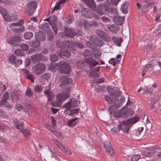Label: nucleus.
<instances>
[{"mask_svg":"<svg viewBox=\"0 0 161 161\" xmlns=\"http://www.w3.org/2000/svg\"><path fill=\"white\" fill-rule=\"evenodd\" d=\"M127 5L126 4L124 3L120 8L122 12L124 14H127Z\"/></svg>","mask_w":161,"mask_h":161,"instance_id":"nucleus-47","label":"nucleus"},{"mask_svg":"<svg viewBox=\"0 0 161 161\" xmlns=\"http://www.w3.org/2000/svg\"><path fill=\"white\" fill-rule=\"evenodd\" d=\"M30 46L32 47L36 48L39 47L40 45V41L37 38L33 39L29 42Z\"/></svg>","mask_w":161,"mask_h":161,"instance_id":"nucleus-29","label":"nucleus"},{"mask_svg":"<svg viewBox=\"0 0 161 161\" xmlns=\"http://www.w3.org/2000/svg\"><path fill=\"white\" fill-rule=\"evenodd\" d=\"M141 158V156L139 155H134L131 158V160L132 161H137Z\"/></svg>","mask_w":161,"mask_h":161,"instance_id":"nucleus-51","label":"nucleus"},{"mask_svg":"<svg viewBox=\"0 0 161 161\" xmlns=\"http://www.w3.org/2000/svg\"><path fill=\"white\" fill-rule=\"evenodd\" d=\"M85 60L89 67L92 69L93 67L99 64L98 62L96 61L92 57L89 56L86 58Z\"/></svg>","mask_w":161,"mask_h":161,"instance_id":"nucleus-11","label":"nucleus"},{"mask_svg":"<svg viewBox=\"0 0 161 161\" xmlns=\"http://www.w3.org/2000/svg\"><path fill=\"white\" fill-rule=\"evenodd\" d=\"M31 57L32 62L35 63L46 60V57L40 53L33 54Z\"/></svg>","mask_w":161,"mask_h":161,"instance_id":"nucleus-9","label":"nucleus"},{"mask_svg":"<svg viewBox=\"0 0 161 161\" xmlns=\"http://www.w3.org/2000/svg\"><path fill=\"white\" fill-rule=\"evenodd\" d=\"M47 36V39L50 41H53L54 38V34L51 31L46 33Z\"/></svg>","mask_w":161,"mask_h":161,"instance_id":"nucleus-44","label":"nucleus"},{"mask_svg":"<svg viewBox=\"0 0 161 161\" xmlns=\"http://www.w3.org/2000/svg\"><path fill=\"white\" fill-rule=\"evenodd\" d=\"M97 35L102 39L108 42L110 40V38L104 32L102 31L98 30L97 32Z\"/></svg>","mask_w":161,"mask_h":161,"instance_id":"nucleus-16","label":"nucleus"},{"mask_svg":"<svg viewBox=\"0 0 161 161\" xmlns=\"http://www.w3.org/2000/svg\"><path fill=\"white\" fill-rule=\"evenodd\" d=\"M44 94L48 98V101H51L54 97L53 92L50 88L45 90Z\"/></svg>","mask_w":161,"mask_h":161,"instance_id":"nucleus-22","label":"nucleus"},{"mask_svg":"<svg viewBox=\"0 0 161 161\" xmlns=\"http://www.w3.org/2000/svg\"><path fill=\"white\" fill-rule=\"evenodd\" d=\"M14 53L18 57L24 56L25 55L24 52L20 49H16L14 51Z\"/></svg>","mask_w":161,"mask_h":161,"instance_id":"nucleus-38","label":"nucleus"},{"mask_svg":"<svg viewBox=\"0 0 161 161\" xmlns=\"http://www.w3.org/2000/svg\"><path fill=\"white\" fill-rule=\"evenodd\" d=\"M93 53L94 58L96 59H98L101 55V53L98 50H95Z\"/></svg>","mask_w":161,"mask_h":161,"instance_id":"nucleus-49","label":"nucleus"},{"mask_svg":"<svg viewBox=\"0 0 161 161\" xmlns=\"http://www.w3.org/2000/svg\"><path fill=\"white\" fill-rule=\"evenodd\" d=\"M124 123V121L122 122V124H119L118 125H115L111 129V130L113 133H117L121 130H122L125 134L128 133L129 130V126Z\"/></svg>","mask_w":161,"mask_h":161,"instance_id":"nucleus-3","label":"nucleus"},{"mask_svg":"<svg viewBox=\"0 0 161 161\" xmlns=\"http://www.w3.org/2000/svg\"><path fill=\"white\" fill-rule=\"evenodd\" d=\"M20 46V47L24 51H27L29 48V46L24 43H21Z\"/></svg>","mask_w":161,"mask_h":161,"instance_id":"nucleus-50","label":"nucleus"},{"mask_svg":"<svg viewBox=\"0 0 161 161\" xmlns=\"http://www.w3.org/2000/svg\"><path fill=\"white\" fill-rule=\"evenodd\" d=\"M81 14L82 16L87 19H91L92 17V13L88 8H83L81 11Z\"/></svg>","mask_w":161,"mask_h":161,"instance_id":"nucleus-14","label":"nucleus"},{"mask_svg":"<svg viewBox=\"0 0 161 161\" xmlns=\"http://www.w3.org/2000/svg\"><path fill=\"white\" fill-rule=\"evenodd\" d=\"M50 74L49 73H46L43 74L41 76V78L47 80L50 78Z\"/></svg>","mask_w":161,"mask_h":161,"instance_id":"nucleus-56","label":"nucleus"},{"mask_svg":"<svg viewBox=\"0 0 161 161\" xmlns=\"http://www.w3.org/2000/svg\"><path fill=\"white\" fill-rule=\"evenodd\" d=\"M33 36V34L31 32H26L25 33L24 36L25 39H30Z\"/></svg>","mask_w":161,"mask_h":161,"instance_id":"nucleus-42","label":"nucleus"},{"mask_svg":"<svg viewBox=\"0 0 161 161\" xmlns=\"http://www.w3.org/2000/svg\"><path fill=\"white\" fill-rule=\"evenodd\" d=\"M64 113L66 115L73 116V113L72 112V109H68L65 110Z\"/></svg>","mask_w":161,"mask_h":161,"instance_id":"nucleus-57","label":"nucleus"},{"mask_svg":"<svg viewBox=\"0 0 161 161\" xmlns=\"http://www.w3.org/2000/svg\"><path fill=\"white\" fill-rule=\"evenodd\" d=\"M124 17H119L117 16L115 17L114 19L115 23L118 25H121L124 20Z\"/></svg>","mask_w":161,"mask_h":161,"instance_id":"nucleus-34","label":"nucleus"},{"mask_svg":"<svg viewBox=\"0 0 161 161\" xmlns=\"http://www.w3.org/2000/svg\"><path fill=\"white\" fill-rule=\"evenodd\" d=\"M75 45L76 47H77L79 48H81L84 47L83 44H82L80 42H75Z\"/></svg>","mask_w":161,"mask_h":161,"instance_id":"nucleus-63","label":"nucleus"},{"mask_svg":"<svg viewBox=\"0 0 161 161\" xmlns=\"http://www.w3.org/2000/svg\"><path fill=\"white\" fill-rule=\"evenodd\" d=\"M20 36H15L11 37L7 41V42L12 46H19L21 42Z\"/></svg>","mask_w":161,"mask_h":161,"instance_id":"nucleus-8","label":"nucleus"},{"mask_svg":"<svg viewBox=\"0 0 161 161\" xmlns=\"http://www.w3.org/2000/svg\"><path fill=\"white\" fill-rule=\"evenodd\" d=\"M123 114V111H122L121 109H120L116 112L114 113L113 115L115 118H122L121 116Z\"/></svg>","mask_w":161,"mask_h":161,"instance_id":"nucleus-40","label":"nucleus"},{"mask_svg":"<svg viewBox=\"0 0 161 161\" xmlns=\"http://www.w3.org/2000/svg\"><path fill=\"white\" fill-rule=\"evenodd\" d=\"M139 119V118L138 117L135 116L133 119H129L125 121H124V123L127 125L129 126V128L133 124L135 123Z\"/></svg>","mask_w":161,"mask_h":161,"instance_id":"nucleus-23","label":"nucleus"},{"mask_svg":"<svg viewBox=\"0 0 161 161\" xmlns=\"http://www.w3.org/2000/svg\"><path fill=\"white\" fill-rule=\"evenodd\" d=\"M59 80L61 82L60 86L63 88H65L66 86L69 89L70 87H67V86L71 85L72 80L70 78L69 76H61L59 77Z\"/></svg>","mask_w":161,"mask_h":161,"instance_id":"nucleus-4","label":"nucleus"},{"mask_svg":"<svg viewBox=\"0 0 161 161\" xmlns=\"http://www.w3.org/2000/svg\"><path fill=\"white\" fill-rule=\"evenodd\" d=\"M59 149L61 151L66 154L70 155L71 154V151L69 149L65 148L63 145Z\"/></svg>","mask_w":161,"mask_h":161,"instance_id":"nucleus-41","label":"nucleus"},{"mask_svg":"<svg viewBox=\"0 0 161 161\" xmlns=\"http://www.w3.org/2000/svg\"><path fill=\"white\" fill-rule=\"evenodd\" d=\"M61 4V1H59L58 2H57L55 6L54 7V8L52 10V13H53L54 11L59 9L60 4Z\"/></svg>","mask_w":161,"mask_h":161,"instance_id":"nucleus-52","label":"nucleus"},{"mask_svg":"<svg viewBox=\"0 0 161 161\" xmlns=\"http://www.w3.org/2000/svg\"><path fill=\"white\" fill-rule=\"evenodd\" d=\"M134 114V112L133 110L130 108H127L123 111V114H122L121 116L122 118H127V117L132 115Z\"/></svg>","mask_w":161,"mask_h":161,"instance_id":"nucleus-27","label":"nucleus"},{"mask_svg":"<svg viewBox=\"0 0 161 161\" xmlns=\"http://www.w3.org/2000/svg\"><path fill=\"white\" fill-rule=\"evenodd\" d=\"M64 31L67 36L70 38H73L76 35V33L73 32L71 29L69 28H66L65 27L64 30Z\"/></svg>","mask_w":161,"mask_h":161,"instance_id":"nucleus-25","label":"nucleus"},{"mask_svg":"<svg viewBox=\"0 0 161 161\" xmlns=\"http://www.w3.org/2000/svg\"><path fill=\"white\" fill-rule=\"evenodd\" d=\"M146 3L150 7L154 5V2L153 0H145Z\"/></svg>","mask_w":161,"mask_h":161,"instance_id":"nucleus-60","label":"nucleus"},{"mask_svg":"<svg viewBox=\"0 0 161 161\" xmlns=\"http://www.w3.org/2000/svg\"><path fill=\"white\" fill-rule=\"evenodd\" d=\"M41 28L46 33L51 31L49 25L47 23L42 24L41 27Z\"/></svg>","mask_w":161,"mask_h":161,"instance_id":"nucleus-36","label":"nucleus"},{"mask_svg":"<svg viewBox=\"0 0 161 161\" xmlns=\"http://www.w3.org/2000/svg\"><path fill=\"white\" fill-rule=\"evenodd\" d=\"M36 37L37 39H40L42 41H44L46 39L45 33L42 31H39L36 34Z\"/></svg>","mask_w":161,"mask_h":161,"instance_id":"nucleus-30","label":"nucleus"},{"mask_svg":"<svg viewBox=\"0 0 161 161\" xmlns=\"http://www.w3.org/2000/svg\"><path fill=\"white\" fill-rule=\"evenodd\" d=\"M37 7L36 3L35 2L31 1L27 5V7L29 11L28 15H31L34 12L35 10Z\"/></svg>","mask_w":161,"mask_h":161,"instance_id":"nucleus-10","label":"nucleus"},{"mask_svg":"<svg viewBox=\"0 0 161 161\" xmlns=\"http://www.w3.org/2000/svg\"><path fill=\"white\" fill-rule=\"evenodd\" d=\"M82 2L88 6L91 9L95 10L96 8V3L93 0H82Z\"/></svg>","mask_w":161,"mask_h":161,"instance_id":"nucleus-20","label":"nucleus"},{"mask_svg":"<svg viewBox=\"0 0 161 161\" xmlns=\"http://www.w3.org/2000/svg\"><path fill=\"white\" fill-rule=\"evenodd\" d=\"M108 2V1L107 0L106 4H100L97 8H96L95 10L96 12L99 15H102L107 13H111L113 14H116L117 13L116 8H112L110 3Z\"/></svg>","mask_w":161,"mask_h":161,"instance_id":"nucleus-1","label":"nucleus"},{"mask_svg":"<svg viewBox=\"0 0 161 161\" xmlns=\"http://www.w3.org/2000/svg\"><path fill=\"white\" fill-rule=\"evenodd\" d=\"M24 70L25 78L30 80L32 83H34L35 78L33 75L27 69H25Z\"/></svg>","mask_w":161,"mask_h":161,"instance_id":"nucleus-24","label":"nucleus"},{"mask_svg":"<svg viewBox=\"0 0 161 161\" xmlns=\"http://www.w3.org/2000/svg\"><path fill=\"white\" fill-rule=\"evenodd\" d=\"M22 63V60L20 59H17L14 63V65L16 67H18L19 65L21 64Z\"/></svg>","mask_w":161,"mask_h":161,"instance_id":"nucleus-53","label":"nucleus"},{"mask_svg":"<svg viewBox=\"0 0 161 161\" xmlns=\"http://www.w3.org/2000/svg\"><path fill=\"white\" fill-rule=\"evenodd\" d=\"M112 41L116 46L120 47L121 46V42H123V39L120 37H117L114 36L112 37Z\"/></svg>","mask_w":161,"mask_h":161,"instance_id":"nucleus-28","label":"nucleus"},{"mask_svg":"<svg viewBox=\"0 0 161 161\" xmlns=\"http://www.w3.org/2000/svg\"><path fill=\"white\" fill-rule=\"evenodd\" d=\"M58 54L60 57L63 55L67 58H69L70 56V52L67 50H62L59 51V52H58Z\"/></svg>","mask_w":161,"mask_h":161,"instance_id":"nucleus-31","label":"nucleus"},{"mask_svg":"<svg viewBox=\"0 0 161 161\" xmlns=\"http://www.w3.org/2000/svg\"><path fill=\"white\" fill-rule=\"evenodd\" d=\"M50 18V24L53 29L55 34L56 35L57 34V31L58 30V27L56 23L57 18L55 15H53Z\"/></svg>","mask_w":161,"mask_h":161,"instance_id":"nucleus-12","label":"nucleus"},{"mask_svg":"<svg viewBox=\"0 0 161 161\" xmlns=\"http://www.w3.org/2000/svg\"><path fill=\"white\" fill-rule=\"evenodd\" d=\"M19 130L20 131L22 132L24 136L25 137H28L30 135V131L26 129H24L23 127H22Z\"/></svg>","mask_w":161,"mask_h":161,"instance_id":"nucleus-39","label":"nucleus"},{"mask_svg":"<svg viewBox=\"0 0 161 161\" xmlns=\"http://www.w3.org/2000/svg\"><path fill=\"white\" fill-rule=\"evenodd\" d=\"M24 21L23 19H21L19 20V22H15L11 24L10 28L12 30L13 28H14L15 27H20L22 25V24L24 23Z\"/></svg>","mask_w":161,"mask_h":161,"instance_id":"nucleus-32","label":"nucleus"},{"mask_svg":"<svg viewBox=\"0 0 161 161\" xmlns=\"http://www.w3.org/2000/svg\"><path fill=\"white\" fill-rule=\"evenodd\" d=\"M0 12L5 21L7 22H9L11 21V19L9 15L7 14L6 10L2 7H0Z\"/></svg>","mask_w":161,"mask_h":161,"instance_id":"nucleus-18","label":"nucleus"},{"mask_svg":"<svg viewBox=\"0 0 161 161\" xmlns=\"http://www.w3.org/2000/svg\"><path fill=\"white\" fill-rule=\"evenodd\" d=\"M8 93L7 92H5L2 100L0 101V106H4L6 107L8 104L7 100L8 99Z\"/></svg>","mask_w":161,"mask_h":161,"instance_id":"nucleus-21","label":"nucleus"},{"mask_svg":"<svg viewBox=\"0 0 161 161\" xmlns=\"http://www.w3.org/2000/svg\"><path fill=\"white\" fill-rule=\"evenodd\" d=\"M149 10L148 6L147 5H144L142 8V11L143 13H146Z\"/></svg>","mask_w":161,"mask_h":161,"instance_id":"nucleus-55","label":"nucleus"},{"mask_svg":"<svg viewBox=\"0 0 161 161\" xmlns=\"http://www.w3.org/2000/svg\"><path fill=\"white\" fill-rule=\"evenodd\" d=\"M107 89L108 93L112 96L118 97L120 95L121 93L120 91L116 88L114 89L113 88L108 87Z\"/></svg>","mask_w":161,"mask_h":161,"instance_id":"nucleus-15","label":"nucleus"},{"mask_svg":"<svg viewBox=\"0 0 161 161\" xmlns=\"http://www.w3.org/2000/svg\"><path fill=\"white\" fill-rule=\"evenodd\" d=\"M78 102V100H75L71 102L72 107L74 108L78 106L77 103Z\"/></svg>","mask_w":161,"mask_h":161,"instance_id":"nucleus-64","label":"nucleus"},{"mask_svg":"<svg viewBox=\"0 0 161 161\" xmlns=\"http://www.w3.org/2000/svg\"><path fill=\"white\" fill-rule=\"evenodd\" d=\"M101 19L102 21L105 23H109L111 22L109 19L105 16L101 17Z\"/></svg>","mask_w":161,"mask_h":161,"instance_id":"nucleus-58","label":"nucleus"},{"mask_svg":"<svg viewBox=\"0 0 161 161\" xmlns=\"http://www.w3.org/2000/svg\"><path fill=\"white\" fill-rule=\"evenodd\" d=\"M116 60L115 58H111L109 61V64H112L113 66H114L116 64V62L114 61Z\"/></svg>","mask_w":161,"mask_h":161,"instance_id":"nucleus-61","label":"nucleus"},{"mask_svg":"<svg viewBox=\"0 0 161 161\" xmlns=\"http://www.w3.org/2000/svg\"><path fill=\"white\" fill-rule=\"evenodd\" d=\"M45 69V65L42 63H38L33 66L32 71L36 75H39L43 73Z\"/></svg>","mask_w":161,"mask_h":161,"instance_id":"nucleus-5","label":"nucleus"},{"mask_svg":"<svg viewBox=\"0 0 161 161\" xmlns=\"http://www.w3.org/2000/svg\"><path fill=\"white\" fill-rule=\"evenodd\" d=\"M106 100L110 104H112L109 107V109L111 111L114 112V111L118 109L120 107V103H116L118 101V98L107 96L105 97Z\"/></svg>","mask_w":161,"mask_h":161,"instance_id":"nucleus-2","label":"nucleus"},{"mask_svg":"<svg viewBox=\"0 0 161 161\" xmlns=\"http://www.w3.org/2000/svg\"><path fill=\"white\" fill-rule=\"evenodd\" d=\"M59 70L60 73L69 74L70 73L71 69L68 64L59 62Z\"/></svg>","mask_w":161,"mask_h":161,"instance_id":"nucleus-7","label":"nucleus"},{"mask_svg":"<svg viewBox=\"0 0 161 161\" xmlns=\"http://www.w3.org/2000/svg\"><path fill=\"white\" fill-rule=\"evenodd\" d=\"M153 91V89L152 88H147L145 90L144 93L146 94H149L151 95Z\"/></svg>","mask_w":161,"mask_h":161,"instance_id":"nucleus-62","label":"nucleus"},{"mask_svg":"<svg viewBox=\"0 0 161 161\" xmlns=\"http://www.w3.org/2000/svg\"><path fill=\"white\" fill-rule=\"evenodd\" d=\"M53 142L57 146H58L59 148H60L62 146H63L61 143H60L56 139H53Z\"/></svg>","mask_w":161,"mask_h":161,"instance_id":"nucleus-59","label":"nucleus"},{"mask_svg":"<svg viewBox=\"0 0 161 161\" xmlns=\"http://www.w3.org/2000/svg\"><path fill=\"white\" fill-rule=\"evenodd\" d=\"M78 119V118H76L72 119L69 121L68 122V125L71 127L74 126L77 123V121H76V120L77 119Z\"/></svg>","mask_w":161,"mask_h":161,"instance_id":"nucleus-37","label":"nucleus"},{"mask_svg":"<svg viewBox=\"0 0 161 161\" xmlns=\"http://www.w3.org/2000/svg\"><path fill=\"white\" fill-rule=\"evenodd\" d=\"M19 121L16 118H15L13 120V123L14 124V126L16 128L19 129H21L22 127H23L24 126V124L22 123H21L19 124Z\"/></svg>","mask_w":161,"mask_h":161,"instance_id":"nucleus-35","label":"nucleus"},{"mask_svg":"<svg viewBox=\"0 0 161 161\" xmlns=\"http://www.w3.org/2000/svg\"><path fill=\"white\" fill-rule=\"evenodd\" d=\"M19 28H13L12 31L15 36H20L21 34L23 32L25 31V27L23 25H22Z\"/></svg>","mask_w":161,"mask_h":161,"instance_id":"nucleus-19","label":"nucleus"},{"mask_svg":"<svg viewBox=\"0 0 161 161\" xmlns=\"http://www.w3.org/2000/svg\"><path fill=\"white\" fill-rule=\"evenodd\" d=\"M107 26L108 30L112 33H116L119 30V27L114 24L108 25Z\"/></svg>","mask_w":161,"mask_h":161,"instance_id":"nucleus-26","label":"nucleus"},{"mask_svg":"<svg viewBox=\"0 0 161 161\" xmlns=\"http://www.w3.org/2000/svg\"><path fill=\"white\" fill-rule=\"evenodd\" d=\"M72 99H70L69 101L65 103L64 105L63 106V107L64 108H72V105L71 103V101Z\"/></svg>","mask_w":161,"mask_h":161,"instance_id":"nucleus-54","label":"nucleus"},{"mask_svg":"<svg viewBox=\"0 0 161 161\" xmlns=\"http://www.w3.org/2000/svg\"><path fill=\"white\" fill-rule=\"evenodd\" d=\"M69 97V92H65L57 95L55 103L58 106H60L62 102Z\"/></svg>","mask_w":161,"mask_h":161,"instance_id":"nucleus-6","label":"nucleus"},{"mask_svg":"<svg viewBox=\"0 0 161 161\" xmlns=\"http://www.w3.org/2000/svg\"><path fill=\"white\" fill-rule=\"evenodd\" d=\"M16 61V58L14 55H11L9 56L8 61L10 63L14 65V63Z\"/></svg>","mask_w":161,"mask_h":161,"instance_id":"nucleus-45","label":"nucleus"},{"mask_svg":"<svg viewBox=\"0 0 161 161\" xmlns=\"http://www.w3.org/2000/svg\"><path fill=\"white\" fill-rule=\"evenodd\" d=\"M34 90L36 92H39L43 90V88L40 85H36L34 87Z\"/></svg>","mask_w":161,"mask_h":161,"instance_id":"nucleus-48","label":"nucleus"},{"mask_svg":"<svg viewBox=\"0 0 161 161\" xmlns=\"http://www.w3.org/2000/svg\"><path fill=\"white\" fill-rule=\"evenodd\" d=\"M93 43L97 46L101 47L103 45V42L98 38H94L93 39Z\"/></svg>","mask_w":161,"mask_h":161,"instance_id":"nucleus-33","label":"nucleus"},{"mask_svg":"<svg viewBox=\"0 0 161 161\" xmlns=\"http://www.w3.org/2000/svg\"><path fill=\"white\" fill-rule=\"evenodd\" d=\"M50 59L51 62H54L58 61L59 58L56 54H51L50 56Z\"/></svg>","mask_w":161,"mask_h":161,"instance_id":"nucleus-43","label":"nucleus"},{"mask_svg":"<svg viewBox=\"0 0 161 161\" xmlns=\"http://www.w3.org/2000/svg\"><path fill=\"white\" fill-rule=\"evenodd\" d=\"M104 147L105 148L107 152L112 155L114 154V151L111 147V144L108 141H105L104 143Z\"/></svg>","mask_w":161,"mask_h":161,"instance_id":"nucleus-17","label":"nucleus"},{"mask_svg":"<svg viewBox=\"0 0 161 161\" xmlns=\"http://www.w3.org/2000/svg\"><path fill=\"white\" fill-rule=\"evenodd\" d=\"M65 46L68 49L71 51H76V48L75 45V42L69 41L64 42Z\"/></svg>","mask_w":161,"mask_h":161,"instance_id":"nucleus-13","label":"nucleus"},{"mask_svg":"<svg viewBox=\"0 0 161 161\" xmlns=\"http://www.w3.org/2000/svg\"><path fill=\"white\" fill-rule=\"evenodd\" d=\"M33 94L31 88L30 87H28L25 92V95L29 97H31Z\"/></svg>","mask_w":161,"mask_h":161,"instance_id":"nucleus-46","label":"nucleus"}]
</instances>
